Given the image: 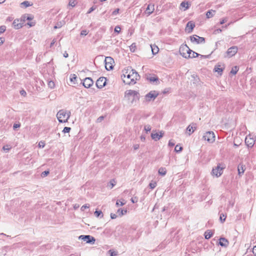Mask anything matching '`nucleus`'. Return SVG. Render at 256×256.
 Segmentation results:
<instances>
[{
  "instance_id": "c03bdc74",
  "label": "nucleus",
  "mask_w": 256,
  "mask_h": 256,
  "mask_svg": "<svg viewBox=\"0 0 256 256\" xmlns=\"http://www.w3.org/2000/svg\"><path fill=\"white\" fill-rule=\"evenodd\" d=\"M125 204V202H121L119 200H118L116 201V206H122L123 205H124Z\"/></svg>"
},
{
  "instance_id": "aec40b11",
  "label": "nucleus",
  "mask_w": 256,
  "mask_h": 256,
  "mask_svg": "<svg viewBox=\"0 0 256 256\" xmlns=\"http://www.w3.org/2000/svg\"><path fill=\"white\" fill-rule=\"evenodd\" d=\"M238 174L239 176H242L245 170V166L242 164H240L238 166Z\"/></svg>"
},
{
  "instance_id": "338daca9",
  "label": "nucleus",
  "mask_w": 256,
  "mask_h": 256,
  "mask_svg": "<svg viewBox=\"0 0 256 256\" xmlns=\"http://www.w3.org/2000/svg\"><path fill=\"white\" fill-rule=\"evenodd\" d=\"M104 117L103 116H100V117L98 118L97 120H98V122H101L102 120H104Z\"/></svg>"
},
{
  "instance_id": "4468645a",
  "label": "nucleus",
  "mask_w": 256,
  "mask_h": 256,
  "mask_svg": "<svg viewBox=\"0 0 256 256\" xmlns=\"http://www.w3.org/2000/svg\"><path fill=\"white\" fill-rule=\"evenodd\" d=\"M93 84L94 82L92 78H86L84 80L83 86L86 88H89Z\"/></svg>"
},
{
  "instance_id": "0e129e2a",
  "label": "nucleus",
  "mask_w": 256,
  "mask_h": 256,
  "mask_svg": "<svg viewBox=\"0 0 256 256\" xmlns=\"http://www.w3.org/2000/svg\"><path fill=\"white\" fill-rule=\"evenodd\" d=\"M35 22H28L27 23V24L30 26H34L35 25Z\"/></svg>"
},
{
  "instance_id": "f8f14e48",
  "label": "nucleus",
  "mask_w": 256,
  "mask_h": 256,
  "mask_svg": "<svg viewBox=\"0 0 256 256\" xmlns=\"http://www.w3.org/2000/svg\"><path fill=\"white\" fill-rule=\"evenodd\" d=\"M106 79L104 77L100 78L96 82V86L98 88H102L106 84Z\"/></svg>"
},
{
  "instance_id": "ddd939ff",
  "label": "nucleus",
  "mask_w": 256,
  "mask_h": 256,
  "mask_svg": "<svg viewBox=\"0 0 256 256\" xmlns=\"http://www.w3.org/2000/svg\"><path fill=\"white\" fill-rule=\"evenodd\" d=\"M194 27V22L192 21H190L186 24L185 30L188 34L191 33L192 32Z\"/></svg>"
},
{
  "instance_id": "bb28decb",
  "label": "nucleus",
  "mask_w": 256,
  "mask_h": 256,
  "mask_svg": "<svg viewBox=\"0 0 256 256\" xmlns=\"http://www.w3.org/2000/svg\"><path fill=\"white\" fill-rule=\"evenodd\" d=\"M24 20H32L34 18V16L30 14H25L23 16Z\"/></svg>"
},
{
  "instance_id": "a18cd8bd",
  "label": "nucleus",
  "mask_w": 256,
  "mask_h": 256,
  "mask_svg": "<svg viewBox=\"0 0 256 256\" xmlns=\"http://www.w3.org/2000/svg\"><path fill=\"white\" fill-rule=\"evenodd\" d=\"M49 173H50V172L48 170H45L42 173L41 176H42V177H43V178L46 177L49 174Z\"/></svg>"
},
{
  "instance_id": "09e8293b",
  "label": "nucleus",
  "mask_w": 256,
  "mask_h": 256,
  "mask_svg": "<svg viewBox=\"0 0 256 256\" xmlns=\"http://www.w3.org/2000/svg\"><path fill=\"white\" fill-rule=\"evenodd\" d=\"M96 6H92V7H91L89 10H88V12H87V14H89L90 13H91L92 12H93L94 10H96Z\"/></svg>"
},
{
  "instance_id": "e433bc0d",
  "label": "nucleus",
  "mask_w": 256,
  "mask_h": 256,
  "mask_svg": "<svg viewBox=\"0 0 256 256\" xmlns=\"http://www.w3.org/2000/svg\"><path fill=\"white\" fill-rule=\"evenodd\" d=\"M226 218V216L224 214H220V220L222 222H224Z\"/></svg>"
},
{
  "instance_id": "9d476101",
  "label": "nucleus",
  "mask_w": 256,
  "mask_h": 256,
  "mask_svg": "<svg viewBox=\"0 0 256 256\" xmlns=\"http://www.w3.org/2000/svg\"><path fill=\"white\" fill-rule=\"evenodd\" d=\"M223 169L224 168L221 167L220 164H219L215 168H213L212 170V174L214 175H215L216 177H219L222 174Z\"/></svg>"
},
{
  "instance_id": "13d9d810",
  "label": "nucleus",
  "mask_w": 256,
  "mask_h": 256,
  "mask_svg": "<svg viewBox=\"0 0 256 256\" xmlns=\"http://www.w3.org/2000/svg\"><path fill=\"white\" fill-rule=\"evenodd\" d=\"M45 146L44 142H40L38 144V146L40 148H44Z\"/></svg>"
},
{
  "instance_id": "a878e982",
  "label": "nucleus",
  "mask_w": 256,
  "mask_h": 256,
  "mask_svg": "<svg viewBox=\"0 0 256 256\" xmlns=\"http://www.w3.org/2000/svg\"><path fill=\"white\" fill-rule=\"evenodd\" d=\"M158 174L160 175L164 176L166 174V170L165 168L161 167L158 170Z\"/></svg>"
},
{
  "instance_id": "0eeeda50",
  "label": "nucleus",
  "mask_w": 256,
  "mask_h": 256,
  "mask_svg": "<svg viewBox=\"0 0 256 256\" xmlns=\"http://www.w3.org/2000/svg\"><path fill=\"white\" fill-rule=\"evenodd\" d=\"M78 238L86 242L88 244H94L96 241L94 238L90 235H81L78 237Z\"/></svg>"
},
{
  "instance_id": "412c9836",
  "label": "nucleus",
  "mask_w": 256,
  "mask_h": 256,
  "mask_svg": "<svg viewBox=\"0 0 256 256\" xmlns=\"http://www.w3.org/2000/svg\"><path fill=\"white\" fill-rule=\"evenodd\" d=\"M219 244L222 246L226 247L228 244V242L224 238H220Z\"/></svg>"
},
{
  "instance_id": "f257e3e1",
  "label": "nucleus",
  "mask_w": 256,
  "mask_h": 256,
  "mask_svg": "<svg viewBox=\"0 0 256 256\" xmlns=\"http://www.w3.org/2000/svg\"><path fill=\"white\" fill-rule=\"evenodd\" d=\"M122 78L123 82L126 84H134L136 80L140 78V75L132 68L128 67L122 71Z\"/></svg>"
},
{
  "instance_id": "774afa93",
  "label": "nucleus",
  "mask_w": 256,
  "mask_h": 256,
  "mask_svg": "<svg viewBox=\"0 0 256 256\" xmlns=\"http://www.w3.org/2000/svg\"><path fill=\"white\" fill-rule=\"evenodd\" d=\"M252 252L254 254L256 255V246L254 247Z\"/></svg>"
},
{
  "instance_id": "ea45409f",
  "label": "nucleus",
  "mask_w": 256,
  "mask_h": 256,
  "mask_svg": "<svg viewBox=\"0 0 256 256\" xmlns=\"http://www.w3.org/2000/svg\"><path fill=\"white\" fill-rule=\"evenodd\" d=\"M136 48V45L135 43H133L130 46V50L132 52H134Z\"/></svg>"
},
{
  "instance_id": "5701e85b",
  "label": "nucleus",
  "mask_w": 256,
  "mask_h": 256,
  "mask_svg": "<svg viewBox=\"0 0 256 256\" xmlns=\"http://www.w3.org/2000/svg\"><path fill=\"white\" fill-rule=\"evenodd\" d=\"M146 79L150 82H153V83L154 82H157L158 81V78L157 76H152L150 75L148 76H147Z\"/></svg>"
},
{
  "instance_id": "8fccbe9b",
  "label": "nucleus",
  "mask_w": 256,
  "mask_h": 256,
  "mask_svg": "<svg viewBox=\"0 0 256 256\" xmlns=\"http://www.w3.org/2000/svg\"><path fill=\"white\" fill-rule=\"evenodd\" d=\"M113 182H114V180L110 181V182L108 184V186L110 187V188H112L115 185V184L113 183Z\"/></svg>"
},
{
  "instance_id": "680f3d73",
  "label": "nucleus",
  "mask_w": 256,
  "mask_h": 256,
  "mask_svg": "<svg viewBox=\"0 0 256 256\" xmlns=\"http://www.w3.org/2000/svg\"><path fill=\"white\" fill-rule=\"evenodd\" d=\"M221 32H222V30L220 28H218V29L214 30V34H217L220 33Z\"/></svg>"
},
{
  "instance_id": "393cba45",
  "label": "nucleus",
  "mask_w": 256,
  "mask_h": 256,
  "mask_svg": "<svg viewBox=\"0 0 256 256\" xmlns=\"http://www.w3.org/2000/svg\"><path fill=\"white\" fill-rule=\"evenodd\" d=\"M215 12L216 11L212 10H208L206 13V18H212L214 16Z\"/></svg>"
},
{
  "instance_id": "5fc2aeb1",
  "label": "nucleus",
  "mask_w": 256,
  "mask_h": 256,
  "mask_svg": "<svg viewBox=\"0 0 256 256\" xmlns=\"http://www.w3.org/2000/svg\"><path fill=\"white\" fill-rule=\"evenodd\" d=\"M168 146H170V147H172L174 146L175 144L172 140H170L168 142Z\"/></svg>"
},
{
  "instance_id": "c756f323",
  "label": "nucleus",
  "mask_w": 256,
  "mask_h": 256,
  "mask_svg": "<svg viewBox=\"0 0 256 256\" xmlns=\"http://www.w3.org/2000/svg\"><path fill=\"white\" fill-rule=\"evenodd\" d=\"M127 212V210H123L120 208H119L117 210V214L120 216H122L124 214H126Z\"/></svg>"
},
{
  "instance_id": "603ef678",
  "label": "nucleus",
  "mask_w": 256,
  "mask_h": 256,
  "mask_svg": "<svg viewBox=\"0 0 256 256\" xmlns=\"http://www.w3.org/2000/svg\"><path fill=\"white\" fill-rule=\"evenodd\" d=\"M119 11H120V9L119 8H116L112 12V14L113 16H116L117 14H118L119 12Z\"/></svg>"
},
{
  "instance_id": "e2e57ef3",
  "label": "nucleus",
  "mask_w": 256,
  "mask_h": 256,
  "mask_svg": "<svg viewBox=\"0 0 256 256\" xmlns=\"http://www.w3.org/2000/svg\"><path fill=\"white\" fill-rule=\"evenodd\" d=\"M140 148V145L138 144H135L134 145V150H137Z\"/></svg>"
},
{
  "instance_id": "69168bd1",
  "label": "nucleus",
  "mask_w": 256,
  "mask_h": 256,
  "mask_svg": "<svg viewBox=\"0 0 256 256\" xmlns=\"http://www.w3.org/2000/svg\"><path fill=\"white\" fill-rule=\"evenodd\" d=\"M4 38H0V46L4 44Z\"/></svg>"
},
{
  "instance_id": "423d86ee",
  "label": "nucleus",
  "mask_w": 256,
  "mask_h": 256,
  "mask_svg": "<svg viewBox=\"0 0 256 256\" xmlns=\"http://www.w3.org/2000/svg\"><path fill=\"white\" fill-rule=\"evenodd\" d=\"M203 138L209 142H212L215 140V135L212 132H208L204 134Z\"/></svg>"
},
{
  "instance_id": "20e7f679",
  "label": "nucleus",
  "mask_w": 256,
  "mask_h": 256,
  "mask_svg": "<svg viewBox=\"0 0 256 256\" xmlns=\"http://www.w3.org/2000/svg\"><path fill=\"white\" fill-rule=\"evenodd\" d=\"M126 95L130 99V97H132V101L139 100V94L137 91L134 90H128L125 92Z\"/></svg>"
},
{
  "instance_id": "39448f33",
  "label": "nucleus",
  "mask_w": 256,
  "mask_h": 256,
  "mask_svg": "<svg viewBox=\"0 0 256 256\" xmlns=\"http://www.w3.org/2000/svg\"><path fill=\"white\" fill-rule=\"evenodd\" d=\"M158 92L156 90H152L147 94L145 97L147 102L154 101L155 98L158 96Z\"/></svg>"
},
{
  "instance_id": "4be33fe9",
  "label": "nucleus",
  "mask_w": 256,
  "mask_h": 256,
  "mask_svg": "<svg viewBox=\"0 0 256 256\" xmlns=\"http://www.w3.org/2000/svg\"><path fill=\"white\" fill-rule=\"evenodd\" d=\"M12 26L15 29L18 30L22 26V24L19 22L18 20H14L12 22Z\"/></svg>"
},
{
  "instance_id": "7c9ffc66",
  "label": "nucleus",
  "mask_w": 256,
  "mask_h": 256,
  "mask_svg": "<svg viewBox=\"0 0 256 256\" xmlns=\"http://www.w3.org/2000/svg\"><path fill=\"white\" fill-rule=\"evenodd\" d=\"M77 76L76 74H71L70 77V80L74 84L76 82Z\"/></svg>"
},
{
  "instance_id": "58836bf2",
  "label": "nucleus",
  "mask_w": 256,
  "mask_h": 256,
  "mask_svg": "<svg viewBox=\"0 0 256 256\" xmlns=\"http://www.w3.org/2000/svg\"><path fill=\"white\" fill-rule=\"evenodd\" d=\"M182 150V148L178 144L175 146L174 150L177 152H181Z\"/></svg>"
},
{
  "instance_id": "3c124183",
  "label": "nucleus",
  "mask_w": 256,
  "mask_h": 256,
  "mask_svg": "<svg viewBox=\"0 0 256 256\" xmlns=\"http://www.w3.org/2000/svg\"><path fill=\"white\" fill-rule=\"evenodd\" d=\"M120 27L118 26H116L114 28V32H117V33H119L120 32Z\"/></svg>"
},
{
  "instance_id": "4d7b16f0",
  "label": "nucleus",
  "mask_w": 256,
  "mask_h": 256,
  "mask_svg": "<svg viewBox=\"0 0 256 256\" xmlns=\"http://www.w3.org/2000/svg\"><path fill=\"white\" fill-rule=\"evenodd\" d=\"M20 124H14L13 126L14 130H16L17 128H20Z\"/></svg>"
},
{
  "instance_id": "9b49d317",
  "label": "nucleus",
  "mask_w": 256,
  "mask_h": 256,
  "mask_svg": "<svg viewBox=\"0 0 256 256\" xmlns=\"http://www.w3.org/2000/svg\"><path fill=\"white\" fill-rule=\"evenodd\" d=\"M238 48L236 46H232L230 47L228 50L226 52L227 56L230 58L234 56L238 52Z\"/></svg>"
},
{
  "instance_id": "f3484780",
  "label": "nucleus",
  "mask_w": 256,
  "mask_h": 256,
  "mask_svg": "<svg viewBox=\"0 0 256 256\" xmlns=\"http://www.w3.org/2000/svg\"><path fill=\"white\" fill-rule=\"evenodd\" d=\"M164 132L161 131L160 132V134L158 132L156 133H152L151 137L154 140L156 141L159 140L161 138H162L164 136Z\"/></svg>"
},
{
  "instance_id": "de8ad7c7",
  "label": "nucleus",
  "mask_w": 256,
  "mask_h": 256,
  "mask_svg": "<svg viewBox=\"0 0 256 256\" xmlns=\"http://www.w3.org/2000/svg\"><path fill=\"white\" fill-rule=\"evenodd\" d=\"M89 207H90V204H86L81 207L80 210L82 211H84L86 208H89Z\"/></svg>"
},
{
  "instance_id": "b1692460",
  "label": "nucleus",
  "mask_w": 256,
  "mask_h": 256,
  "mask_svg": "<svg viewBox=\"0 0 256 256\" xmlns=\"http://www.w3.org/2000/svg\"><path fill=\"white\" fill-rule=\"evenodd\" d=\"M213 235V232L211 230H207L204 233V238L208 240Z\"/></svg>"
},
{
  "instance_id": "a211bd4d",
  "label": "nucleus",
  "mask_w": 256,
  "mask_h": 256,
  "mask_svg": "<svg viewBox=\"0 0 256 256\" xmlns=\"http://www.w3.org/2000/svg\"><path fill=\"white\" fill-rule=\"evenodd\" d=\"M224 68V64L216 65L214 68V70L216 72H217L220 75L222 74V72Z\"/></svg>"
},
{
  "instance_id": "37998d69",
  "label": "nucleus",
  "mask_w": 256,
  "mask_h": 256,
  "mask_svg": "<svg viewBox=\"0 0 256 256\" xmlns=\"http://www.w3.org/2000/svg\"><path fill=\"white\" fill-rule=\"evenodd\" d=\"M10 148L11 147L9 145L4 146L2 148V149L6 152H8Z\"/></svg>"
},
{
  "instance_id": "c9c22d12",
  "label": "nucleus",
  "mask_w": 256,
  "mask_h": 256,
  "mask_svg": "<svg viewBox=\"0 0 256 256\" xmlns=\"http://www.w3.org/2000/svg\"><path fill=\"white\" fill-rule=\"evenodd\" d=\"M76 4V0H69L68 6L74 7Z\"/></svg>"
},
{
  "instance_id": "2eb2a0df",
  "label": "nucleus",
  "mask_w": 256,
  "mask_h": 256,
  "mask_svg": "<svg viewBox=\"0 0 256 256\" xmlns=\"http://www.w3.org/2000/svg\"><path fill=\"white\" fill-rule=\"evenodd\" d=\"M255 140L253 138L246 136L245 139V142L247 146L249 148H252L254 144Z\"/></svg>"
},
{
  "instance_id": "7ed1b4c3",
  "label": "nucleus",
  "mask_w": 256,
  "mask_h": 256,
  "mask_svg": "<svg viewBox=\"0 0 256 256\" xmlns=\"http://www.w3.org/2000/svg\"><path fill=\"white\" fill-rule=\"evenodd\" d=\"M70 116V112H66L64 110H61L57 113L56 116L58 122L60 123L66 122H68Z\"/></svg>"
},
{
  "instance_id": "6e6d98bb",
  "label": "nucleus",
  "mask_w": 256,
  "mask_h": 256,
  "mask_svg": "<svg viewBox=\"0 0 256 256\" xmlns=\"http://www.w3.org/2000/svg\"><path fill=\"white\" fill-rule=\"evenodd\" d=\"M88 34V32L86 30H82L80 32L81 36H86Z\"/></svg>"
},
{
  "instance_id": "864d4df0",
  "label": "nucleus",
  "mask_w": 256,
  "mask_h": 256,
  "mask_svg": "<svg viewBox=\"0 0 256 256\" xmlns=\"http://www.w3.org/2000/svg\"><path fill=\"white\" fill-rule=\"evenodd\" d=\"M108 252L110 254V256H115L117 254L115 252L111 250L108 251Z\"/></svg>"
},
{
  "instance_id": "473e14b6",
  "label": "nucleus",
  "mask_w": 256,
  "mask_h": 256,
  "mask_svg": "<svg viewBox=\"0 0 256 256\" xmlns=\"http://www.w3.org/2000/svg\"><path fill=\"white\" fill-rule=\"evenodd\" d=\"M238 70V67L237 66H234L232 68V69L230 71V73L233 74H236L237 73Z\"/></svg>"
},
{
  "instance_id": "052dcab7",
  "label": "nucleus",
  "mask_w": 256,
  "mask_h": 256,
  "mask_svg": "<svg viewBox=\"0 0 256 256\" xmlns=\"http://www.w3.org/2000/svg\"><path fill=\"white\" fill-rule=\"evenodd\" d=\"M117 217V215L115 214H112V213H111L110 214V218L112 219H114L116 218Z\"/></svg>"
},
{
  "instance_id": "cd10ccee",
  "label": "nucleus",
  "mask_w": 256,
  "mask_h": 256,
  "mask_svg": "<svg viewBox=\"0 0 256 256\" xmlns=\"http://www.w3.org/2000/svg\"><path fill=\"white\" fill-rule=\"evenodd\" d=\"M151 46V48H152V53L153 54H156L158 52V47L156 46V45H154V46Z\"/></svg>"
},
{
  "instance_id": "6e6552de",
  "label": "nucleus",
  "mask_w": 256,
  "mask_h": 256,
  "mask_svg": "<svg viewBox=\"0 0 256 256\" xmlns=\"http://www.w3.org/2000/svg\"><path fill=\"white\" fill-rule=\"evenodd\" d=\"M105 68L107 70H111L113 68V63L114 62V59L110 57L107 56L105 58Z\"/></svg>"
},
{
  "instance_id": "79ce46f5",
  "label": "nucleus",
  "mask_w": 256,
  "mask_h": 256,
  "mask_svg": "<svg viewBox=\"0 0 256 256\" xmlns=\"http://www.w3.org/2000/svg\"><path fill=\"white\" fill-rule=\"evenodd\" d=\"M70 130H71L70 128L66 126L62 130V132L64 133H68L70 132Z\"/></svg>"
},
{
  "instance_id": "f03ea898",
  "label": "nucleus",
  "mask_w": 256,
  "mask_h": 256,
  "mask_svg": "<svg viewBox=\"0 0 256 256\" xmlns=\"http://www.w3.org/2000/svg\"><path fill=\"white\" fill-rule=\"evenodd\" d=\"M180 52L182 57L186 58H196L200 55L191 50L186 44L180 47Z\"/></svg>"
},
{
  "instance_id": "2f4dec72",
  "label": "nucleus",
  "mask_w": 256,
  "mask_h": 256,
  "mask_svg": "<svg viewBox=\"0 0 256 256\" xmlns=\"http://www.w3.org/2000/svg\"><path fill=\"white\" fill-rule=\"evenodd\" d=\"M94 214L95 216L97 218L100 216V218H102L104 216L101 210H96Z\"/></svg>"
},
{
  "instance_id": "6ab92c4d",
  "label": "nucleus",
  "mask_w": 256,
  "mask_h": 256,
  "mask_svg": "<svg viewBox=\"0 0 256 256\" xmlns=\"http://www.w3.org/2000/svg\"><path fill=\"white\" fill-rule=\"evenodd\" d=\"M154 4H150L148 5L146 8V13L148 14V15H150L154 12Z\"/></svg>"
},
{
  "instance_id": "72a5a7b5",
  "label": "nucleus",
  "mask_w": 256,
  "mask_h": 256,
  "mask_svg": "<svg viewBox=\"0 0 256 256\" xmlns=\"http://www.w3.org/2000/svg\"><path fill=\"white\" fill-rule=\"evenodd\" d=\"M22 6H24L25 8H27L29 6H32V4L28 1L26 0L21 3Z\"/></svg>"
},
{
  "instance_id": "bf43d9fd",
  "label": "nucleus",
  "mask_w": 256,
  "mask_h": 256,
  "mask_svg": "<svg viewBox=\"0 0 256 256\" xmlns=\"http://www.w3.org/2000/svg\"><path fill=\"white\" fill-rule=\"evenodd\" d=\"M226 21H227V18H224L222 20L220 21V24H224L226 22Z\"/></svg>"
},
{
  "instance_id": "dca6fc26",
  "label": "nucleus",
  "mask_w": 256,
  "mask_h": 256,
  "mask_svg": "<svg viewBox=\"0 0 256 256\" xmlns=\"http://www.w3.org/2000/svg\"><path fill=\"white\" fill-rule=\"evenodd\" d=\"M196 128V124L194 123H192L190 124L186 128V131L188 133V135L190 136L192 134Z\"/></svg>"
},
{
  "instance_id": "49530a36",
  "label": "nucleus",
  "mask_w": 256,
  "mask_h": 256,
  "mask_svg": "<svg viewBox=\"0 0 256 256\" xmlns=\"http://www.w3.org/2000/svg\"><path fill=\"white\" fill-rule=\"evenodd\" d=\"M6 30V27L4 26H0V34L4 33Z\"/></svg>"
},
{
  "instance_id": "4c0bfd02",
  "label": "nucleus",
  "mask_w": 256,
  "mask_h": 256,
  "mask_svg": "<svg viewBox=\"0 0 256 256\" xmlns=\"http://www.w3.org/2000/svg\"><path fill=\"white\" fill-rule=\"evenodd\" d=\"M156 186V182H152L150 183L149 186L151 189H154Z\"/></svg>"
},
{
  "instance_id": "a19ab883",
  "label": "nucleus",
  "mask_w": 256,
  "mask_h": 256,
  "mask_svg": "<svg viewBox=\"0 0 256 256\" xmlns=\"http://www.w3.org/2000/svg\"><path fill=\"white\" fill-rule=\"evenodd\" d=\"M144 130L146 132H150L151 130V126L150 125H146L144 127Z\"/></svg>"
},
{
  "instance_id": "f704fd0d",
  "label": "nucleus",
  "mask_w": 256,
  "mask_h": 256,
  "mask_svg": "<svg viewBox=\"0 0 256 256\" xmlns=\"http://www.w3.org/2000/svg\"><path fill=\"white\" fill-rule=\"evenodd\" d=\"M48 86L50 88H54L55 84L54 82L52 80H50L48 82Z\"/></svg>"
},
{
  "instance_id": "c85d7f7f",
  "label": "nucleus",
  "mask_w": 256,
  "mask_h": 256,
  "mask_svg": "<svg viewBox=\"0 0 256 256\" xmlns=\"http://www.w3.org/2000/svg\"><path fill=\"white\" fill-rule=\"evenodd\" d=\"M190 4H188V2H186L185 1L182 2L180 4V6H182V8H185V10L188 9L189 8H190Z\"/></svg>"
},
{
  "instance_id": "1a4fd4ad",
  "label": "nucleus",
  "mask_w": 256,
  "mask_h": 256,
  "mask_svg": "<svg viewBox=\"0 0 256 256\" xmlns=\"http://www.w3.org/2000/svg\"><path fill=\"white\" fill-rule=\"evenodd\" d=\"M190 39L192 42H195L196 44L204 43L205 42V38H204L200 37L197 35L190 36Z\"/></svg>"
}]
</instances>
